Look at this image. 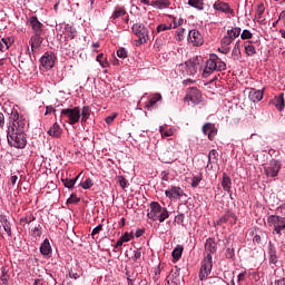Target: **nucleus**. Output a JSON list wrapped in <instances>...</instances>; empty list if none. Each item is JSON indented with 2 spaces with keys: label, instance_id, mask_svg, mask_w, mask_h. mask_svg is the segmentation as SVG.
I'll list each match as a JSON object with an SVG mask.
<instances>
[{
  "label": "nucleus",
  "instance_id": "1",
  "mask_svg": "<svg viewBox=\"0 0 285 285\" xmlns=\"http://www.w3.org/2000/svg\"><path fill=\"white\" fill-rule=\"evenodd\" d=\"M7 139L13 148H26V144H28L24 129L8 128Z\"/></svg>",
  "mask_w": 285,
  "mask_h": 285
},
{
  "label": "nucleus",
  "instance_id": "2",
  "mask_svg": "<svg viewBox=\"0 0 285 285\" xmlns=\"http://www.w3.org/2000/svg\"><path fill=\"white\" fill-rule=\"evenodd\" d=\"M147 217L153 222L164 224V220L170 217V212H168V208L163 207L158 202H151L150 212L147 214Z\"/></svg>",
  "mask_w": 285,
  "mask_h": 285
},
{
  "label": "nucleus",
  "instance_id": "3",
  "mask_svg": "<svg viewBox=\"0 0 285 285\" xmlns=\"http://www.w3.org/2000/svg\"><path fill=\"white\" fill-rule=\"evenodd\" d=\"M267 224L269 228H273V235H282V230H285V217L279 215H269L267 217Z\"/></svg>",
  "mask_w": 285,
  "mask_h": 285
},
{
  "label": "nucleus",
  "instance_id": "4",
  "mask_svg": "<svg viewBox=\"0 0 285 285\" xmlns=\"http://www.w3.org/2000/svg\"><path fill=\"white\" fill-rule=\"evenodd\" d=\"M9 119L12 121V126L9 128L26 130V124H28V121L23 114H20L17 109H10Z\"/></svg>",
  "mask_w": 285,
  "mask_h": 285
},
{
  "label": "nucleus",
  "instance_id": "5",
  "mask_svg": "<svg viewBox=\"0 0 285 285\" xmlns=\"http://www.w3.org/2000/svg\"><path fill=\"white\" fill-rule=\"evenodd\" d=\"M131 30L136 37H138L137 46H142V43H148V29L144 23H135Z\"/></svg>",
  "mask_w": 285,
  "mask_h": 285
},
{
  "label": "nucleus",
  "instance_id": "6",
  "mask_svg": "<svg viewBox=\"0 0 285 285\" xmlns=\"http://www.w3.org/2000/svg\"><path fill=\"white\" fill-rule=\"evenodd\" d=\"M184 101L189 104V106H197L202 101V91L197 87H189Z\"/></svg>",
  "mask_w": 285,
  "mask_h": 285
},
{
  "label": "nucleus",
  "instance_id": "7",
  "mask_svg": "<svg viewBox=\"0 0 285 285\" xmlns=\"http://www.w3.org/2000/svg\"><path fill=\"white\" fill-rule=\"evenodd\" d=\"M213 271V255L208 254L205 256L202 267L199 269V281L204 282L205 279H208V275Z\"/></svg>",
  "mask_w": 285,
  "mask_h": 285
},
{
  "label": "nucleus",
  "instance_id": "8",
  "mask_svg": "<svg viewBox=\"0 0 285 285\" xmlns=\"http://www.w3.org/2000/svg\"><path fill=\"white\" fill-rule=\"evenodd\" d=\"M204 63V58L195 57L185 62V69L187 75H197V70L202 69V65Z\"/></svg>",
  "mask_w": 285,
  "mask_h": 285
},
{
  "label": "nucleus",
  "instance_id": "9",
  "mask_svg": "<svg viewBox=\"0 0 285 285\" xmlns=\"http://www.w3.org/2000/svg\"><path fill=\"white\" fill-rule=\"evenodd\" d=\"M62 115L68 117L70 126H75V124H79V119H81V110H79V108L62 109Z\"/></svg>",
  "mask_w": 285,
  "mask_h": 285
},
{
  "label": "nucleus",
  "instance_id": "10",
  "mask_svg": "<svg viewBox=\"0 0 285 285\" xmlns=\"http://www.w3.org/2000/svg\"><path fill=\"white\" fill-rule=\"evenodd\" d=\"M267 177H277L279 170H282V161L272 159L267 167H264Z\"/></svg>",
  "mask_w": 285,
  "mask_h": 285
},
{
  "label": "nucleus",
  "instance_id": "11",
  "mask_svg": "<svg viewBox=\"0 0 285 285\" xmlns=\"http://www.w3.org/2000/svg\"><path fill=\"white\" fill-rule=\"evenodd\" d=\"M217 59V56L213 55L210 56V59L206 61V67L203 71V78L208 79L210 75H213L214 70H217V62L215 61Z\"/></svg>",
  "mask_w": 285,
  "mask_h": 285
},
{
  "label": "nucleus",
  "instance_id": "12",
  "mask_svg": "<svg viewBox=\"0 0 285 285\" xmlns=\"http://www.w3.org/2000/svg\"><path fill=\"white\" fill-rule=\"evenodd\" d=\"M56 59H57V57H55L53 52H46L41 57L40 63H41L42 68H46V70H50L51 68H55Z\"/></svg>",
  "mask_w": 285,
  "mask_h": 285
},
{
  "label": "nucleus",
  "instance_id": "13",
  "mask_svg": "<svg viewBox=\"0 0 285 285\" xmlns=\"http://www.w3.org/2000/svg\"><path fill=\"white\" fill-rule=\"evenodd\" d=\"M28 23L30 28L32 29L33 35H43V23L39 21V18L31 16L28 19Z\"/></svg>",
  "mask_w": 285,
  "mask_h": 285
},
{
  "label": "nucleus",
  "instance_id": "14",
  "mask_svg": "<svg viewBox=\"0 0 285 285\" xmlns=\"http://www.w3.org/2000/svg\"><path fill=\"white\" fill-rule=\"evenodd\" d=\"M232 219V220H230ZM230 220V224H237V216L233 212H226L219 219L214 222V226H222V224H227Z\"/></svg>",
  "mask_w": 285,
  "mask_h": 285
},
{
  "label": "nucleus",
  "instance_id": "15",
  "mask_svg": "<svg viewBox=\"0 0 285 285\" xmlns=\"http://www.w3.org/2000/svg\"><path fill=\"white\" fill-rule=\"evenodd\" d=\"M188 41H190L193 46H203L204 37L198 30L193 29L188 32Z\"/></svg>",
  "mask_w": 285,
  "mask_h": 285
},
{
  "label": "nucleus",
  "instance_id": "16",
  "mask_svg": "<svg viewBox=\"0 0 285 285\" xmlns=\"http://www.w3.org/2000/svg\"><path fill=\"white\" fill-rule=\"evenodd\" d=\"M214 10H218L219 12H225V14H232V17H235V10L230 8L229 3L216 1L214 3Z\"/></svg>",
  "mask_w": 285,
  "mask_h": 285
},
{
  "label": "nucleus",
  "instance_id": "17",
  "mask_svg": "<svg viewBox=\"0 0 285 285\" xmlns=\"http://www.w3.org/2000/svg\"><path fill=\"white\" fill-rule=\"evenodd\" d=\"M165 195L168 197V199H181L184 189H181V187L173 186L165 191Z\"/></svg>",
  "mask_w": 285,
  "mask_h": 285
},
{
  "label": "nucleus",
  "instance_id": "18",
  "mask_svg": "<svg viewBox=\"0 0 285 285\" xmlns=\"http://www.w3.org/2000/svg\"><path fill=\"white\" fill-rule=\"evenodd\" d=\"M42 43H43V37H41V35L35 33L33 36H31L29 40V45L31 46L32 52H35L36 50H39Z\"/></svg>",
  "mask_w": 285,
  "mask_h": 285
},
{
  "label": "nucleus",
  "instance_id": "19",
  "mask_svg": "<svg viewBox=\"0 0 285 285\" xmlns=\"http://www.w3.org/2000/svg\"><path fill=\"white\" fill-rule=\"evenodd\" d=\"M217 253V242L214 238H207L205 243V257Z\"/></svg>",
  "mask_w": 285,
  "mask_h": 285
},
{
  "label": "nucleus",
  "instance_id": "20",
  "mask_svg": "<svg viewBox=\"0 0 285 285\" xmlns=\"http://www.w3.org/2000/svg\"><path fill=\"white\" fill-rule=\"evenodd\" d=\"M203 132H204V135H207V136H208V139H209L210 141H213V139H215V135H217V128H215V125H214V124L206 122V124L203 126Z\"/></svg>",
  "mask_w": 285,
  "mask_h": 285
},
{
  "label": "nucleus",
  "instance_id": "21",
  "mask_svg": "<svg viewBox=\"0 0 285 285\" xmlns=\"http://www.w3.org/2000/svg\"><path fill=\"white\" fill-rule=\"evenodd\" d=\"M267 255L269 258V264H277V248L275 247V245H273V242L268 243Z\"/></svg>",
  "mask_w": 285,
  "mask_h": 285
},
{
  "label": "nucleus",
  "instance_id": "22",
  "mask_svg": "<svg viewBox=\"0 0 285 285\" xmlns=\"http://www.w3.org/2000/svg\"><path fill=\"white\" fill-rule=\"evenodd\" d=\"M248 99L253 101V104H257L264 99V91L250 89L248 94Z\"/></svg>",
  "mask_w": 285,
  "mask_h": 285
},
{
  "label": "nucleus",
  "instance_id": "23",
  "mask_svg": "<svg viewBox=\"0 0 285 285\" xmlns=\"http://www.w3.org/2000/svg\"><path fill=\"white\" fill-rule=\"evenodd\" d=\"M47 132L50 137H55L56 139H59L61 138L63 130L61 129V127H59L57 122H55Z\"/></svg>",
  "mask_w": 285,
  "mask_h": 285
},
{
  "label": "nucleus",
  "instance_id": "24",
  "mask_svg": "<svg viewBox=\"0 0 285 285\" xmlns=\"http://www.w3.org/2000/svg\"><path fill=\"white\" fill-rule=\"evenodd\" d=\"M40 253L45 257H48V255H50L52 253V246H50V240L48 238H46L41 243V245H40Z\"/></svg>",
  "mask_w": 285,
  "mask_h": 285
},
{
  "label": "nucleus",
  "instance_id": "25",
  "mask_svg": "<svg viewBox=\"0 0 285 285\" xmlns=\"http://www.w3.org/2000/svg\"><path fill=\"white\" fill-rule=\"evenodd\" d=\"M65 39H75L77 37V29L70 24H66L63 28Z\"/></svg>",
  "mask_w": 285,
  "mask_h": 285
},
{
  "label": "nucleus",
  "instance_id": "26",
  "mask_svg": "<svg viewBox=\"0 0 285 285\" xmlns=\"http://www.w3.org/2000/svg\"><path fill=\"white\" fill-rule=\"evenodd\" d=\"M222 187L226 193H230V188H233V180L226 175L223 174Z\"/></svg>",
  "mask_w": 285,
  "mask_h": 285
},
{
  "label": "nucleus",
  "instance_id": "27",
  "mask_svg": "<svg viewBox=\"0 0 285 285\" xmlns=\"http://www.w3.org/2000/svg\"><path fill=\"white\" fill-rule=\"evenodd\" d=\"M161 99H163L161 94H153L149 97L146 108H153V106H157V104H159V101H161Z\"/></svg>",
  "mask_w": 285,
  "mask_h": 285
},
{
  "label": "nucleus",
  "instance_id": "28",
  "mask_svg": "<svg viewBox=\"0 0 285 285\" xmlns=\"http://www.w3.org/2000/svg\"><path fill=\"white\" fill-rule=\"evenodd\" d=\"M184 254V246L177 245L171 252V256L174 262H179L181 259V255Z\"/></svg>",
  "mask_w": 285,
  "mask_h": 285
},
{
  "label": "nucleus",
  "instance_id": "29",
  "mask_svg": "<svg viewBox=\"0 0 285 285\" xmlns=\"http://www.w3.org/2000/svg\"><path fill=\"white\" fill-rule=\"evenodd\" d=\"M217 161H219V153H217L216 149H212L208 154V166H210V164H217Z\"/></svg>",
  "mask_w": 285,
  "mask_h": 285
},
{
  "label": "nucleus",
  "instance_id": "30",
  "mask_svg": "<svg viewBox=\"0 0 285 285\" xmlns=\"http://www.w3.org/2000/svg\"><path fill=\"white\" fill-rule=\"evenodd\" d=\"M166 128H167L166 125L159 127V132L163 137H173L175 132H177L175 128H169V129H166Z\"/></svg>",
  "mask_w": 285,
  "mask_h": 285
},
{
  "label": "nucleus",
  "instance_id": "31",
  "mask_svg": "<svg viewBox=\"0 0 285 285\" xmlns=\"http://www.w3.org/2000/svg\"><path fill=\"white\" fill-rule=\"evenodd\" d=\"M266 12V8L264 7V3L258 4L256 13H255V19L257 20L258 23H264V19H262V16Z\"/></svg>",
  "mask_w": 285,
  "mask_h": 285
},
{
  "label": "nucleus",
  "instance_id": "32",
  "mask_svg": "<svg viewBox=\"0 0 285 285\" xmlns=\"http://www.w3.org/2000/svg\"><path fill=\"white\" fill-rule=\"evenodd\" d=\"M239 35H242V28H239V27H235L230 30H227V36L229 37V39L232 41H235V39H237V37H239Z\"/></svg>",
  "mask_w": 285,
  "mask_h": 285
},
{
  "label": "nucleus",
  "instance_id": "33",
  "mask_svg": "<svg viewBox=\"0 0 285 285\" xmlns=\"http://www.w3.org/2000/svg\"><path fill=\"white\" fill-rule=\"evenodd\" d=\"M245 52L248 57H253V55L257 53V49L253 46V41L245 42Z\"/></svg>",
  "mask_w": 285,
  "mask_h": 285
},
{
  "label": "nucleus",
  "instance_id": "34",
  "mask_svg": "<svg viewBox=\"0 0 285 285\" xmlns=\"http://www.w3.org/2000/svg\"><path fill=\"white\" fill-rule=\"evenodd\" d=\"M31 237L35 239H40V237L43 235V230L41 229V225H38L30 230Z\"/></svg>",
  "mask_w": 285,
  "mask_h": 285
},
{
  "label": "nucleus",
  "instance_id": "35",
  "mask_svg": "<svg viewBox=\"0 0 285 285\" xmlns=\"http://www.w3.org/2000/svg\"><path fill=\"white\" fill-rule=\"evenodd\" d=\"M77 179H79V176H77L76 178L73 179H70V178H62L61 181L65 186V188H75V184H77Z\"/></svg>",
  "mask_w": 285,
  "mask_h": 285
},
{
  "label": "nucleus",
  "instance_id": "36",
  "mask_svg": "<svg viewBox=\"0 0 285 285\" xmlns=\"http://www.w3.org/2000/svg\"><path fill=\"white\" fill-rule=\"evenodd\" d=\"M273 104L276 108H284L285 101H284V94H279L273 99Z\"/></svg>",
  "mask_w": 285,
  "mask_h": 285
},
{
  "label": "nucleus",
  "instance_id": "37",
  "mask_svg": "<svg viewBox=\"0 0 285 285\" xmlns=\"http://www.w3.org/2000/svg\"><path fill=\"white\" fill-rule=\"evenodd\" d=\"M242 42L238 40L236 41L234 49L232 51V55L234 56L235 59H239L242 57Z\"/></svg>",
  "mask_w": 285,
  "mask_h": 285
},
{
  "label": "nucleus",
  "instance_id": "38",
  "mask_svg": "<svg viewBox=\"0 0 285 285\" xmlns=\"http://www.w3.org/2000/svg\"><path fill=\"white\" fill-rule=\"evenodd\" d=\"M188 6H191V8H196V10H204L203 0H188Z\"/></svg>",
  "mask_w": 285,
  "mask_h": 285
},
{
  "label": "nucleus",
  "instance_id": "39",
  "mask_svg": "<svg viewBox=\"0 0 285 285\" xmlns=\"http://www.w3.org/2000/svg\"><path fill=\"white\" fill-rule=\"evenodd\" d=\"M1 276L0 279L2 282V284L8 285V282H10V275L8 274V268L2 267L1 268Z\"/></svg>",
  "mask_w": 285,
  "mask_h": 285
},
{
  "label": "nucleus",
  "instance_id": "40",
  "mask_svg": "<svg viewBox=\"0 0 285 285\" xmlns=\"http://www.w3.org/2000/svg\"><path fill=\"white\" fill-rule=\"evenodd\" d=\"M1 220H2V226L7 232V235L10 237L12 235V228L10 227V222H8V218H6V216H3Z\"/></svg>",
  "mask_w": 285,
  "mask_h": 285
},
{
  "label": "nucleus",
  "instance_id": "41",
  "mask_svg": "<svg viewBox=\"0 0 285 285\" xmlns=\"http://www.w3.org/2000/svg\"><path fill=\"white\" fill-rule=\"evenodd\" d=\"M125 14H126V9L122 7H118L114 11L111 19H119V17H124Z\"/></svg>",
  "mask_w": 285,
  "mask_h": 285
},
{
  "label": "nucleus",
  "instance_id": "42",
  "mask_svg": "<svg viewBox=\"0 0 285 285\" xmlns=\"http://www.w3.org/2000/svg\"><path fill=\"white\" fill-rule=\"evenodd\" d=\"M32 222H37V217L32 214L20 218V224H32Z\"/></svg>",
  "mask_w": 285,
  "mask_h": 285
},
{
  "label": "nucleus",
  "instance_id": "43",
  "mask_svg": "<svg viewBox=\"0 0 285 285\" xmlns=\"http://www.w3.org/2000/svg\"><path fill=\"white\" fill-rule=\"evenodd\" d=\"M204 179V176L202 174H197L193 176L191 178V188H197L199 186V183Z\"/></svg>",
  "mask_w": 285,
  "mask_h": 285
},
{
  "label": "nucleus",
  "instance_id": "44",
  "mask_svg": "<svg viewBox=\"0 0 285 285\" xmlns=\"http://www.w3.org/2000/svg\"><path fill=\"white\" fill-rule=\"evenodd\" d=\"M96 61H98L102 68H108V66H110L108 60L104 57V53H99L96 58Z\"/></svg>",
  "mask_w": 285,
  "mask_h": 285
},
{
  "label": "nucleus",
  "instance_id": "45",
  "mask_svg": "<svg viewBox=\"0 0 285 285\" xmlns=\"http://www.w3.org/2000/svg\"><path fill=\"white\" fill-rule=\"evenodd\" d=\"M185 32H186V29H184V28H178V29L176 30V35H175L176 41H184V35H185Z\"/></svg>",
  "mask_w": 285,
  "mask_h": 285
},
{
  "label": "nucleus",
  "instance_id": "46",
  "mask_svg": "<svg viewBox=\"0 0 285 285\" xmlns=\"http://www.w3.org/2000/svg\"><path fill=\"white\" fill-rule=\"evenodd\" d=\"M117 181L122 189L128 188V180L126 179V177L118 176Z\"/></svg>",
  "mask_w": 285,
  "mask_h": 285
},
{
  "label": "nucleus",
  "instance_id": "47",
  "mask_svg": "<svg viewBox=\"0 0 285 285\" xmlns=\"http://www.w3.org/2000/svg\"><path fill=\"white\" fill-rule=\"evenodd\" d=\"M81 188H83V190H88L90 188H92V179L91 178H87L83 183L80 184Z\"/></svg>",
  "mask_w": 285,
  "mask_h": 285
},
{
  "label": "nucleus",
  "instance_id": "48",
  "mask_svg": "<svg viewBox=\"0 0 285 285\" xmlns=\"http://www.w3.org/2000/svg\"><path fill=\"white\" fill-rule=\"evenodd\" d=\"M170 0H157V8L161 10V8H169Z\"/></svg>",
  "mask_w": 285,
  "mask_h": 285
},
{
  "label": "nucleus",
  "instance_id": "49",
  "mask_svg": "<svg viewBox=\"0 0 285 285\" xmlns=\"http://www.w3.org/2000/svg\"><path fill=\"white\" fill-rule=\"evenodd\" d=\"M116 53L119 59H126L128 57V51L125 48L118 49Z\"/></svg>",
  "mask_w": 285,
  "mask_h": 285
},
{
  "label": "nucleus",
  "instance_id": "50",
  "mask_svg": "<svg viewBox=\"0 0 285 285\" xmlns=\"http://www.w3.org/2000/svg\"><path fill=\"white\" fill-rule=\"evenodd\" d=\"M230 43H233V40L228 36L223 37L220 40V46L229 48Z\"/></svg>",
  "mask_w": 285,
  "mask_h": 285
},
{
  "label": "nucleus",
  "instance_id": "51",
  "mask_svg": "<svg viewBox=\"0 0 285 285\" xmlns=\"http://www.w3.org/2000/svg\"><path fill=\"white\" fill-rule=\"evenodd\" d=\"M240 38L243 40L253 39V33L248 29H245V30H243Z\"/></svg>",
  "mask_w": 285,
  "mask_h": 285
},
{
  "label": "nucleus",
  "instance_id": "52",
  "mask_svg": "<svg viewBox=\"0 0 285 285\" xmlns=\"http://www.w3.org/2000/svg\"><path fill=\"white\" fill-rule=\"evenodd\" d=\"M171 29H173V24H169V26L159 24L156 30L157 32H166V30H171Z\"/></svg>",
  "mask_w": 285,
  "mask_h": 285
},
{
  "label": "nucleus",
  "instance_id": "53",
  "mask_svg": "<svg viewBox=\"0 0 285 285\" xmlns=\"http://www.w3.org/2000/svg\"><path fill=\"white\" fill-rule=\"evenodd\" d=\"M177 277H179V271L171 272L169 275V279H171V284L177 285Z\"/></svg>",
  "mask_w": 285,
  "mask_h": 285
},
{
  "label": "nucleus",
  "instance_id": "54",
  "mask_svg": "<svg viewBox=\"0 0 285 285\" xmlns=\"http://www.w3.org/2000/svg\"><path fill=\"white\" fill-rule=\"evenodd\" d=\"M69 277H71V279H79V277H81V272H75V269H70L69 271Z\"/></svg>",
  "mask_w": 285,
  "mask_h": 285
},
{
  "label": "nucleus",
  "instance_id": "55",
  "mask_svg": "<svg viewBox=\"0 0 285 285\" xmlns=\"http://www.w3.org/2000/svg\"><path fill=\"white\" fill-rule=\"evenodd\" d=\"M134 235H132V233H128V232H126L121 237H120V239H122L124 240V243H126V242H130V239H134Z\"/></svg>",
  "mask_w": 285,
  "mask_h": 285
},
{
  "label": "nucleus",
  "instance_id": "56",
  "mask_svg": "<svg viewBox=\"0 0 285 285\" xmlns=\"http://www.w3.org/2000/svg\"><path fill=\"white\" fill-rule=\"evenodd\" d=\"M225 256L227 259H233V257H235V249L228 247L225 252Z\"/></svg>",
  "mask_w": 285,
  "mask_h": 285
},
{
  "label": "nucleus",
  "instance_id": "57",
  "mask_svg": "<svg viewBox=\"0 0 285 285\" xmlns=\"http://www.w3.org/2000/svg\"><path fill=\"white\" fill-rule=\"evenodd\" d=\"M17 183H18V186H19V184H21V180H19V176H17V175H11V177H10V184H11V186H17Z\"/></svg>",
  "mask_w": 285,
  "mask_h": 285
},
{
  "label": "nucleus",
  "instance_id": "58",
  "mask_svg": "<svg viewBox=\"0 0 285 285\" xmlns=\"http://www.w3.org/2000/svg\"><path fill=\"white\" fill-rule=\"evenodd\" d=\"M101 230H104V225H98L96 226L92 232H91V236L95 237V235H99V233H101Z\"/></svg>",
  "mask_w": 285,
  "mask_h": 285
},
{
  "label": "nucleus",
  "instance_id": "59",
  "mask_svg": "<svg viewBox=\"0 0 285 285\" xmlns=\"http://www.w3.org/2000/svg\"><path fill=\"white\" fill-rule=\"evenodd\" d=\"M2 41H4L6 50H8L10 46L14 43V40L12 38H2Z\"/></svg>",
  "mask_w": 285,
  "mask_h": 285
},
{
  "label": "nucleus",
  "instance_id": "60",
  "mask_svg": "<svg viewBox=\"0 0 285 285\" xmlns=\"http://www.w3.org/2000/svg\"><path fill=\"white\" fill-rule=\"evenodd\" d=\"M117 119V112H114L112 115L105 118L106 124L110 125Z\"/></svg>",
  "mask_w": 285,
  "mask_h": 285
},
{
  "label": "nucleus",
  "instance_id": "61",
  "mask_svg": "<svg viewBox=\"0 0 285 285\" xmlns=\"http://www.w3.org/2000/svg\"><path fill=\"white\" fill-rule=\"evenodd\" d=\"M169 175H170V171H168V170L161 171V174H160L161 180L163 181H168Z\"/></svg>",
  "mask_w": 285,
  "mask_h": 285
},
{
  "label": "nucleus",
  "instance_id": "62",
  "mask_svg": "<svg viewBox=\"0 0 285 285\" xmlns=\"http://www.w3.org/2000/svg\"><path fill=\"white\" fill-rule=\"evenodd\" d=\"M218 52H222V55H228L230 52V47L223 46L218 48Z\"/></svg>",
  "mask_w": 285,
  "mask_h": 285
},
{
  "label": "nucleus",
  "instance_id": "63",
  "mask_svg": "<svg viewBox=\"0 0 285 285\" xmlns=\"http://www.w3.org/2000/svg\"><path fill=\"white\" fill-rule=\"evenodd\" d=\"M216 70H218V72H223V70H226V62L219 61L216 67Z\"/></svg>",
  "mask_w": 285,
  "mask_h": 285
},
{
  "label": "nucleus",
  "instance_id": "64",
  "mask_svg": "<svg viewBox=\"0 0 285 285\" xmlns=\"http://www.w3.org/2000/svg\"><path fill=\"white\" fill-rule=\"evenodd\" d=\"M186 216H184V214H179L175 217V222L176 224H184V219Z\"/></svg>",
  "mask_w": 285,
  "mask_h": 285
}]
</instances>
